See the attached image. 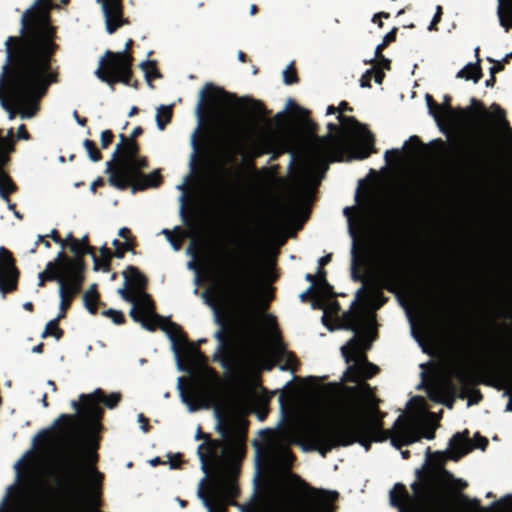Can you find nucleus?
Wrapping results in <instances>:
<instances>
[{"instance_id": "f257e3e1", "label": "nucleus", "mask_w": 512, "mask_h": 512, "mask_svg": "<svg viewBox=\"0 0 512 512\" xmlns=\"http://www.w3.org/2000/svg\"><path fill=\"white\" fill-rule=\"evenodd\" d=\"M374 325L375 315L367 308L347 315L345 328L354 336L341 347L347 363L343 380L356 385L346 388V397L338 405L343 424L330 426L320 416L310 415L288 424L282 430L284 440L300 445L305 452L317 451L325 456L333 448L353 443H359L367 451L372 442L390 439L392 446L399 449L422 436L429 440L434 437L431 431L422 435L428 424L429 412L424 398L420 396L409 401L408 414L400 415L391 430L382 429L377 399L365 383L378 370L365 355L374 339Z\"/></svg>"}, {"instance_id": "f03ea898", "label": "nucleus", "mask_w": 512, "mask_h": 512, "mask_svg": "<svg viewBox=\"0 0 512 512\" xmlns=\"http://www.w3.org/2000/svg\"><path fill=\"white\" fill-rule=\"evenodd\" d=\"M182 381V377L177 380L182 403L189 412L213 407L215 429L223 438L210 441L205 436L206 442L197 448L201 470L205 474L198 483L197 497L207 512H225L226 505L237 492L234 480L226 469L242 453L239 422L247 410V399L240 393H225L215 382L206 388L203 398L192 401L186 395Z\"/></svg>"}, {"instance_id": "7ed1b4c3", "label": "nucleus", "mask_w": 512, "mask_h": 512, "mask_svg": "<svg viewBox=\"0 0 512 512\" xmlns=\"http://www.w3.org/2000/svg\"><path fill=\"white\" fill-rule=\"evenodd\" d=\"M348 110L347 103L341 102L336 108L327 107V115L337 114L338 126L328 123L329 133L321 138L311 139L299 143L297 149L291 147L290 137L285 139L286 150L291 154L290 165L295 164L296 170L292 178L295 194L304 200L312 196L313 190L320 183L331 161H342L345 157L364 159L372 152L373 136L365 126L353 117H346L343 112Z\"/></svg>"}, {"instance_id": "20e7f679", "label": "nucleus", "mask_w": 512, "mask_h": 512, "mask_svg": "<svg viewBox=\"0 0 512 512\" xmlns=\"http://www.w3.org/2000/svg\"><path fill=\"white\" fill-rule=\"evenodd\" d=\"M57 30L46 23L35 27L26 36H10L6 40L7 60L11 65V91L16 101L25 109L24 119L32 118L39 109V101L49 87L59 81V73L52 69L55 54Z\"/></svg>"}, {"instance_id": "39448f33", "label": "nucleus", "mask_w": 512, "mask_h": 512, "mask_svg": "<svg viewBox=\"0 0 512 512\" xmlns=\"http://www.w3.org/2000/svg\"><path fill=\"white\" fill-rule=\"evenodd\" d=\"M237 257H233L229 271V290L238 308L240 328L248 349L256 353L259 341V319L254 311L250 298L249 287L252 280L270 282L275 279L272 264L267 263L257 273L251 269L250 245L245 242Z\"/></svg>"}, {"instance_id": "423d86ee", "label": "nucleus", "mask_w": 512, "mask_h": 512, "mask_svg": "<svg viewBox=\"0 0 512 512\" xmlns=\"http://www.w3.org/2000/svg\"><path fill=\"white\" fill-rule=\"evenodd\" d=\"M129 272L130 317L140 323L141 326L148 331H153L156 327H160L170 340L177 369L179 371H186L187 369L181 360L180 350L185 349L188 353L192 354V356L200 358L198 350L188 344L178 325L155 313L152 300L144 291L146 284L145 277L132 266H130Z\"/></svg>"}, {"instance_id": "0eeeda50", "label": "nucleus", "mask_w": 512, "mask_h": 512, "mask_svg": "<svg viewBox=\"0 0 512 512\" xmlns=\"http://www.w3.org/2000/svg\"><path fill=\"white\" fill-rule=\"evenodd\" d=\"M266 152L261 139L251 138L247 133L235 134L230 137L222 147V157L225 164H233L236 156H241L247 170L254 176L258 174L252 163V159Z\"/></svg>"}, {"instance_id": "6e6552de", "label": "nucleus", "mask_w": 512, "mask_h": 512, "mask_svg": "<svg viewBox=\"0 0 512 512\" xmlns=\"http://www.w3.org/2000/svg\"><path fill=\"white\" fill-rule=\"evenodd\" d=\"M97 77L109 85L123 83L128 85V41L121 52L107 50L96 70Z\"/></svg>"}, {"instance_id": "1a4fd4ad", "label": "nucleus", "mask_w": 512, "mask_h": 512, "mask_svg": "<svg viewBox=\"0 0 512 512\" xmlns=\"http://www.w3.org/2000/svg\"><path fill=\"white\" fill-rule=\"evenodd\" d=\"M119 139L111 160L106 163V173L111 186L125 190L128 188V136L121 133Z\"/></svg>"}, {"instance_id": "9d476101", "label": "nucleus", "mask_w": 512, "mask_h": 512, "mask_svg": "<svg viewBox=\"0 0 512 512\" xmlns=\"http://www.w3.org/2000/svg\"><path fill=\"white\" fill-rule=\"evenodd\" d=\"M141 131L140 127H136L130 133V190L132 192L156 187L160 182L157 171L148 175H144L139 172V170L145 166L146 161L144 158H139L137 156L138 148L134 138L140 135Z\"/></svg>"}, {"instance_id": "9b49d317", "label": "nucleus", "mask_w": 512, "mask_h": 512, "mask_svg": "<svg viewBox=\"0 0 512 512\" xmlns=\"http://www.w3.org/2000/svg\"><path fill=\"white\" fill-rule=\"evenodd\" d=\"M425 100L429 114L435 119L439 126L446 125L456 127L460 125L467 116L465 110L451 108V98L448 95L443 96V102L441 104H435L432 96L429 94H426Z\"/></svg>"}, {"instance_id": "f8f14e48", "label": "nucleus", "mask_w": 512, "mask_h": 512, "mask_svg": "<svg viewBox=\"0 0 512 512\" xmlns=\"http://www.w3.org/2000/svg\"><path fill=\"white\" fill-rule=\"evenodd\" d=\"M20 271L12 252L4 246L0 247V292L5 296L18 288Z\"/></svg>"}, {"instance_id": "ddd939ff", "label": "nucleus", "mask_w": 512, "mask_h": 512, "mask_svg": "<svg viewBox=\"0 0 512 512\" xmlns=\"http://www.w3.org/2000/svg\"><path fill=\"white\" fill-rule=\"evenodd\" d=\"M74 257L68 256L64 251H60L56 257V261L60 264L63 271L68 276L85 277L86 262L85 255H88L87 248L80 244L77 240L75 243L67 247Z\"/></svg>"}, {"instance_id": "4468645a", "label": "nucleus", "mask_w": 512, "mask_h": 512, "mask_svg": "<svg viewBox=\"0 0 512 512\" xmlns=\"http://www.w3.org/2000/svg\"><path fill=\"white\" fill-rule=\"evenodd\" d=\"M412 488L415 496H410L403 485L396 484L390 491V503L399 512H423L424 496L420 495L419 485L414 483Z\"/></svg>"}, {"instance_id": "2eb2a0df", "label": "nucleus", "mask_w": 512, "mask_h": 512, "mask_svg": "<svg viewBox=\"0 0 512 512\" xmlns=\"http://www.w3.org/2000/svg\"><path fill=\"white\" fill-rule=\"evenodd\" d=\"M51 0H36L34 5L24 12L21 18V36L28 35L35 27H40L46 23L51 29H56L52 25L49 10L41 8L43 5H50Z\"/></svg>"}, {"instance_id": "dca6fc26", "label": "nucleus", "mask_w": 512, "mask_h": 512, "mask_svg": "<svg viewBox=\"0 0 512 512\" xmlns=\"http://www.w3.org/2000/svg\"><path fill=\"white\" fill-rule=\"evenodd\" d=\"M85 277L67 276L59 285L60 311L59 318H65L74 298L81 292Z\"/></svg>"}, {"instance_id": "f3484780", "label": "nucleus", "mask_w": 512, "mask_h": 512, "mask_svg": "<svg viewBox=\"0 0 512 512\" xmlns=\"http://www.w3.org/2000/svg\"><path fill=\"white\" fill-rule=\"evenodd\" d=\"M102 5L106 29L109 34H113L118 28L128 23L123 17V0H97Z\"/></svg>"}, {"instance_id": "a211bd4d", "label": "nucleus", "mask_w": 512, "mask_h": 512, "mask_svg": "<svg viewBox=\"0 0 512 512\" xmlns=\"http://www.w3.org/2000/svg\"><path fill=\"white\" fill-rule=\"evenodd\" d=\"M212 89H214V86L211 83H206L204 85L203 89H201L198 94V101H197L196 108H195V115L198 119V124L190 137V145L192 147V153H191L190 159H189V166H190L191 173L195 170V165H196V159H197V154H198L197 136L200 132V129H201V126L203 123L204 103H205L207 93L209 91H211Z\"/></svg>"}, {"instance_id": "6ab92c4d", "label": "nucleus", "mask_w": 512, "mask_h": 512, "mask_svg": "<svg viewBox=\"0 0 512 512\" xmlns=\"http://www.w3.org/2000/svg\"><path fill=\"white\" fill-rule=\"evenodd\" d=\"M337 496L335 491L313 490L304 512H333V502Z\"/></svg>"}, {"instance_id": "aec40b11", "label": "nucleus", "mask_w": 512, "mask_h": 512, "mask_svg": "<svg viewBox=\"0 0 512 512\" xmlns=\"http://www.w3.org/2000/svg\"><path fill=\"white\" fill-rule=\"evenodd\" d=\"M453 386L448 378L429 384L427 393L431 400L438 403H444L447 407L452 408L453 400L449 398L453 391Z\"/></svg>"}, {"instance_id": "412c9836", "label": "nucleus", "mask_w": 512, "mask_h": 512, "mask_svg": "<svg viewBox=\"0 0 512 512\" xmlns=\"http://www.w3.org/2000/svg\"><path fill=\"white\" fill-rule=\"evenodd\" d=\"M491 110V118L494 122L495 129L501 135L505 147L512 151V130L509 128L508 122L505 119L504 111L495 104L491 106Z\"/></svg>"}, {"instance_id": "4be33fe9", "label": "nucleus", "mask_w": 512, "mask_h": 512, "mask_svg": "<svg viewBox=\"0 0 512 512\" xmlns=\"http://www.w3.org/2000/svg\"><path fill=\"white\" fill-rule=\"evenodd\" d=\"M343 213L347 218L349 232L351 236L355 238L357 230L366 222L370 213V208L366 204L359 208L345 207Z\"/></svg>"}, {"instance_id": "5701e85b", "label": "nucleus", "mask_w": 512, "mask_h": 512, "mask_svg": "<svg viewBox=\"0 0 512 512\" xmlns=\"http://www.w3.org/2000/svg\"><path fill=\"white\" fill-rule=\"evenodd\" d=\"M471 449L472 445L467 436L461 433H457L451 438L449 447L444 452V454L446 458L456 461L468 453Z\"/></svg>"}, {"instance_id": "b1692460", "label": "nucleus", "mask_w": 512, "mask_h": 512, "mask_svg": "<svg viewBox=\"0 0 512 512\" xmlns=\"http://www.w3.org/2000/svg\"><path fill=\"white\" fill-rule=\"evenodd\" d=\"M67 276L56 260L50 261L47 263L46 269L38 275V286L44 287L47 281H57L60 285Z\"/></svg>"}, {"instance_id": "393cba45", "label": "nucleus", "mask_w": 512, "mask_h": 512, "mask_svg": "<svg viewBox=\"0 0 512 512\" xmlns=\"http://www.w3.org/2000/svg\"><path fill=\"white\" fill-rule=\"evenodd\" d=\"M267 458L273 465L285 466L292 461L289 448L284 444L269 445Z\"/></svg>"}, {"instance_id": "a878e982", "label": "nucleus", "mask_w": 512, "mask_h": 512, "mask_svg": "<svg viewBox=\"0 0 512 512\" xmlns=\"http://www.w3.org/2000/svg\"><path fill=\"white\" fill-rule=\"evenodd\" d=\"M497 14L500 25L507 31L512 27V0H498Z\"/></svg>"}, {"instance_id": "bb28decb", "label": "nucleus", "mask_w": 512, "mask_h": 512, "mask_svg": "<svg viewBox=\"0 0 512 512\" xmlns=\"http://www.w3.org/2000/svg\"><path fill=\"white\" fill-rule=\"evenodd\" d=\"M481 75L480 64L469 62L457 72L456 78L467 81L472 80L474 83H477L480 80Z\"/></svg>"}, {"instance_id": "cd10ccee", "label": "nucleus", "mask_w": 512, "mask_h": 512, "mask_svg": "<svg viewBox=\"0 0 512 512\" xmlns=\"http://www.w3.org/2000/svg\"><path fill=\"white\" fill-rule=\"evenodd\" d=\"M99 299L100 296L97 291V285L92 284L83 295L84 306L92 315H96L98 312Z\"/></svg>"}, {"instance_id": "c85d7f7f", "label": "nucleus", "mask_w": 512, "mask_h": 512, "mask_svg": "<svg viewBox=\"0 0 512 512\" xmlns=\"http://www.w3.org/2000/svg\"><path fill=\"white\" fill-rule=\"evenodd\" d=\"M17 191V185L7 174H0V197L6 202H10V195Z\"/></svg>"}, {"instance_id": "c756f323", "label": "nucleus", "mask_w": 512, "mask_h": 512, "mask_svg": "<svg viewBox=\"0 0 512 512\" xmlns=\"http://www.w3.org/2000/svg\"><path fill=\"white\" fill-rule=\"evenodd\" d=\"M315 294L319 297H329L332 294V287L328 284L323 269L317 270V282L314 288Z\"/></svg>"}, {"instance_id": "7c9ffc66", "label": "nucleus", "mask_w": 512, "mask_h": 512, "mask_svg": "<svg viewBox=\"0 0 512 512\" xmlns=\"http://www.w3.org/2000/svg\"><path fill=\"white\" fill-rule=\"evenodd\" d=\"M118 234L124 241L120 242L118 239L113 240V245L115 247L114 256L117 258H124L128 251V227H122Z\"/></svg>"}, {"instance_id": "2f4dec72", "label": "nucleus", "mask_w": 512, "mask_h": 512, "mask_svg": "<svg viewBox=\"0 0 512 512\" xmlns=\"http://www.w3.org/2000/svg\"><path fill=\"white\" fill-rule=\"evenodd\" d=\"M171 115H172V106L171 105H168V106L160 105L157 108L155 121H156L157 128L160 131L164 130L165 125L170 122Z\"/></svg>"}, {"instance_id": "473e14b6", "label": "nucleus", "mask_w": 512, "mask_h": 512, "mask_svg": "<svg viewBox=\"0 0 512 512\" xmlns=\"http://www.w3.org/2000/svg\"><path fill=\"white\" fill-rule=\"evenodd\" d=\"M61 319L62 318H59V316H57L55 319L50 320L46 324L45 329H44V331L41 334V337L42 338H47L49 336H53L57 340H60L63 337V335H64L63 329H61L59 327V321Z\"/></svg>"}, {"instance_id": "72a5a7b5", "label": "nucleus", "mask_w": 512, "mask_h": 512, "mask_svg": "<svg viewBox=\"0 0 512 512\" xmlns=\"http://www.w3.org/2000/svg\"><path fill=\"white\" fill-rule=\"evenodd\" d=\"M385 300V297H383L378 289L372 288L367 292L365 302L368 308L378 309L385 302Z\"/></svg>"}, {"instance_id": "f704fd0d", "label": "nucleus", "mask_w": 512, "mask_h": 512, "mask_svg": "<svg viewBox=\"0 0 512 512\" xmlns=\"http://www.w3.org/2000/svg\"><path fill=\"white\" fill-rule=\"evenodd\" d=\"M83 146L85 147L91 161L98 162L102 160V153L97 148V145L93 140L85 139L83 142Z\"/></svg>"}, {"instance_id": "c9c22d12", "label": "nucleus", "mask_w": 512, "mask_h": 512, "mask_svg": "<svg viewBox=\"0 0 512 512\" xmlns=\"http://www.w3.org/2000/svg\"><path fill=\"white\" fill-rule=\"evenodd\" d=\"M100 266L99 269H102L103 271H109L110 270V262L111 258L114 256V252L111 251L106 245L102 246L100 248Z\"/></svg>"}, {"instance_id": "e433bc0d", "label": "nucleus", "mask_w": 512, "mask_h": 512, "mask_svg": "<svg viewBox=\"0 0 512 512\" xmlns=\"http://www.w3.org/2000/svg\"><path fill=\"white\" fill-rule=\"evenodd\" d=\"M140 67L146 77L147 82L150 84L151 80L157 78L159 73L156 69L155 63L152 61H143Z\"/></svg>"}, {"instance_id": "4c0bfd02", "label": "nucleus", "mask_w": 512, "mask_h": 512, "mask_svg": "<svg viewBox=\"0 0 512 512\" xmlns=\"http://www.w3.org/2000/svg\"><path fill=\"white\" fill-rule=\"evenodd\" d=\"M79 241H80V244L83 247H85V249L87 248L88 255H90L92 257L93 262H94V270H96V271L99 270L100 259H99V257L96 254L95 247L90 245L89 236L85 235L81 239H79Z\"/></svg>"}, {"instance_id": "58836bf2", "label": "nucleus", "mask_w": 512, "mask_h": 512, "mask_svg": "<svg viewBox=\"0 0 512 512\" xmlns=\"http://www.w3.org/2000/svg\"><path fill=\"white\" fill-rule=\"evenodd\" d=\"M103 316L110 318L112 322L116 325H122L125 324L126 318L122 311L115 310V309H107L102 311L101 313Z\"/></svg>"}, {"instance_id": "ea45409f", "label": "nucleus", "mask_w": 512, "mask_h": 512, "mask_svg": "<svg viewBox=\"0 0 512 512\" xmlns=\"http://www.w3.org/2000/svg\"><path fill=\"white\" fill-rule=\"evenodd\" d=\"M452 375L456 378V380L461 385H466L469 381V374L465 367L457 365L452 368Z\"/></svg>"}, {"instance_id": "a19ab883", "label": "nucleus", "mask_w": 512, "mask_h": 512, "mask_svg": "<svg viewBox=\"0 0 512 512\" xmlns=\"http://www.w3.org/2000/svg\"><path fill=\"white\" fill-rule=\"evenodd\" d=\"M395 39V30H392L390 32H388L382 39V42L380 44H378L375 48V56H378L382 49L388 44L390 43L391 41H393Z\"/></svg>"}, {"instance_id": "79ce46f5", "label": "nucleus", "mask_w": 512, "mask_h": 512, "mask_svg": "<svg viewBox=\"0 0 512 512\" xmlns=\"http://www.w3.org/2000/svg\"><path fill=\"white\" fill-rule=\"evenodd\" d=\"M123 283L119 289V294L124 301L128 302V267L122 271Z\"/></svg>"}, {"instance_id": "37998d69", "label": "nucleus", "mask_w": 512, "mask_h": 512, "mask_svg": "<svg viewBox=\"0 0 512 512\" xmlns=\"http://www.w3.org/2000/svg\"><path fill=\"white\" fill-rule=\"evenodd\" d=\"M114 140V134L111 130H104L102 133H101V147L103 149H107L113 142Z\"/></svg>"}, {"instance_id": "c03bdc74", "label": "nucleus", "mask_w": 512, "mask_h": 512, "mask_svg": "<svg viewBox=\"0 0 512 512\" xmlns=\"http://www.w3.org/2000/svg\"><path fill=\"white\" fill-rule=\"evenodd\" d=\"M285 499V493L280 489L274 490L270 495V501L272 505L281 504L285 501Z\"/></svg>"}, {"instance_id": "a18cd8bd", "label": "nucleus", "mask_w": 512, "mask_h": 512, "mask_svg": "<svg viewBox=\"0 0 512 512\" xmlns=\"http://www.w3.org/2000/svg\"><path fill=\"white\" fill-rule=\"evenodd\" d=\"M292 64L287 66V68L283 71V80L285 84H292L296 81V76L294 71L291 70Z\"/></svg>"}, {"instance_id": "49530a36", "label": "nucleus", "mask_w": 512, "mask_h": 512, "mask_svg": "<svg viewBox=\"0 0 512 512\" xmlns=\"http://www.w3.org/2000/svg\"><path fill=\"white\" fill-rule=\"evenodd\" d=\"M162 233L166 236V238L169 241V243L171 244L173 250L174 251H179L180 247H181L180 242L178 240H175L172 237L171 232L168 229H163Z\"/></svg>"}, {"instance_id": "de8ad7c7", "label": "nucleus", "mask_w": 512, "mask_h": 512, "mask_svg": "<svg viewBox=\"0 0 512 512\" xmlns=\"http://www.w3.org/2000/svg\"><path fill=\"white\" fill-rule=\"evenodd\" d=\"M441 15H442V8H441V6H437L436 7L435 15L432 18V20H431V22H430V24L428 26V30L429 31H432V30L435 29L436 24L439 23L440 20H441Z\"/></svg>"}, {"instance_id": "09e8293b", "label": "nucleus", "mask_w": 512, "mask_h": 512, "mask_svg": "<svg viewBox=\"0 0 512 512\" xmlns=\"http://www.w3.org/2000/svg\"><path fill=\"white\" fill-rule=\"evenodd\" d=\"M46 237H50L55 243L59 244L62 249L65 248V244L62 243V238L57 229H53L49 235H46Z\"/></svg>"}, {"instance_id": "8fccbe9b", "label": "nucleus", "mask_w": 512, "mask_h": 512, "mask_svg": "<svg viewBox=\"0 0 512 512\" xmlns=\"http://www.w3.org/2000/svg\"><path fill=\"white\" fill-rule=\"evenodd\" d=\"M18 138L23 140H29L31 138L30 133L28 132L26 126L21 124L18 128L17 132Z\"/></svg>"}, {"instance_id": "3c124183", "label": "nucleus", "mask_w": 512, "mask_h": 512, "mask_svg": "<svg viewBox=\"0 0 512 512\" xmlns=\"http://www.w3.org/2000/svg\"><path fill=\"white\" fill-rule=\"evenodd\" d=\"M189 181H190V175H187V176L184 178L183 182H182L181 184L177 185V189H178V190H180V191H182V194H181V196H180V201H181V202H184L186 186H187V184H188V182H189Z\"/></svg>"}, {"instance_id": "603ef678", "label": "nucleus", "mask_w": 512, "mask_h": 512, "mask_svg": "<svg viewBox=\"0 0 512 512\" xmlns=\"http://www.w3.org/2000/svg\"><path fill=\"white\" fill-rule=\"evenodd\" d=\"M247 109L249 110V112L252 115H258V114H261V112H262L261 103L257 102V101H253L251 103L250 107H247Z\"/></svg>"}, {"instance_id": "864d4df0", "label": "nucleus", "mask_w": 512, "mask_h": 512, "mask_svg": "<svg viewBox=\"0 0 512 512\" xmlns=\"http://www.w3.org/2000/svg\"><path fill=\"white\" fill-rule=\"evenodd\" d=\"M372 70H367L360 80V86L363 88H369L370 87V76H371Z\"/></svg>"}, {"instance_id": "5fc2aeb1", "label": "nucleus", "mask_w": 512, "mask_h": 512, "mask_svg": "<svg viewBox=\"0 0 512 512\" xmlns=\"http://www.w3.org/2000/svg\"><path fill=\"white\" fill-rule=\"evenodd\" d=\"M10 158L9 156L0 149V174H3V173H6L3 168L4 166L7 165V163L9 162Z\"/></svg>"}, {"instance_id": "6e6d98bb", "label": "nucleus", "mask_w": 512, "mask_h": 512, "mask_svg": "<svg viewBox=\"0 0 512 512\" xmlns=\"http://www.w3.org/2000/svg\"><path fill=\"white\" fill-rule=\"evenodd\" d=\"M376 58H378V63L377 65L381 68H384V69H390V60L384 56L381 55V53L378 55V56H375Z\"/></svg>"}, {"instance_id": "4d7b16f0", "label": "nucleus", "mask_w": 512, "mask_h": 512, "mask_svg": "<svg viewBox=\"0 0 512 512\" xmlns=\"http://www.w3.org/2000/svg\"><path fill=\"white\" fill-rule=\"evenodd\" d=\"M214 337L219 341L218 349L222 350L225 343V334L223 329L221 328L220 330L216 331Z\"/></svg>"}, {"instance_id": "13d9d810", "label": "nucleus", "mask_w": 512, "mask_h": 512, "mask_svg": "<svg viewBox=\"0 0 512 512\" xmlns=\"http://www.w3.org/2000/svg\"><path fill=\"white\" fill-rule=\"evenodd\" d=\"M263 322L271 331L274 329L275 318L272 315H263Z\"/></svg>"}, {"instance_id": "bf43d9fd", "label": "nucleus", "mask_w": 512, "mask_h": 512, "mask_svg": "<svg viewBox=\"0 0 512 512\" xmlns=\"http://www.w3.org/2000/svg\"><path fill=\"white\" fill-rule=\"evenodd\" d=\"M137 421L139 423L141 431L143 433H146L148 431V423H147V419L143 416V414L138 415Z\"/></svg>"}, {"instance_id": "052dcab7", "label": "nucleus", "mask_w": 512, "mask_h": 512, "mask_svg": "<svg viewBox=\"0 0 512 512\" xmlns=\"http://www.w3.org/2000/svg\"><path fill=\"white\" fill-rule=\"evenodd\" d=\"M79 240L76 238L72 232H70L64 239H62V243L65 244V248L69 247L71 244L75 243V241Z\"/></svg>"}, {"instance_id": "680f3d73", "label": "nucleus", "mask_w": 512, "mask_h": 512, "mask_svg": "<svg viewBox=\"0 0 512 512\" xmlns=\"http://www.w3.org/2000/svg\"><path fill=\"white\" fill-rule=\"evenodd\" d=\"M371 70L374 73V80H375V82L378 83V84H381L382 81H383V78H384V73L382 71L378 70L376 67H374Z\"/></svg>"}, {"instance_id": "e2e57ef3", "label": "nucleus", "mask_w": 512, "mask_h": 512, "mask_svg": "<svg viewBox=\"0 0 512 512\" xmlns=\"http://www.w3.org/2000/svg\"><path fill=\"white\" fill-rule=\"evenodd\" d=\"M206 303H207L209 306H211V307L213 308V310H214V314H215V320H216V322H217L218 324H220V325H223V323H222V321H221V319H220V317H219L218 309H217V307L213 304L212 300H210V299L206 298Z\"/></svg>"}, {"instance_id": "0e129e2a", "label": "nucleus", "mask_w": 512, "mask_h": 512, "mask_svg": "<svg viewBox=\"0 0 512 512\" xmlns=\"http://www.w3.org/2000/svg\"><path fill=\"white\" fill-rule=\"evenodd\" d=\"M400 154V150L399 149H391V150H387L385 152V159L387 162H391V156H394V157H398V155Z\"/></svg>"}, {"instance_id": "69168bd1", "label": "nucleus", "mask_w": 512, "mask_h": 512, "mask_svg": "<svg viewBox=\"0 0 512 512\" xmlns=\"http://www.w3.org/2000/svg\"><path fill=\"white\" fill-rule=\"evenodd\" d=\"M73 115H74V118H75V120L77 121V123H78L79 125H81V126H86V124H87V118H85V117H81V116L78 114V112H77V111H74Z\"/></svg>"}, {"instance_id": "338daca9", "label": "nucleus", "mask_w": 512, "mask_h": 512, "mask_svg": "<svg viewBox=\"0 0 512 512\" xmlns=\"http://www.w3.org/2000/svg\"><path fill=\"white\" fill-rule=\"evenodd\" d=\"M331 260V255L330 254H327L325 256H322L319 260H318V269L321 268L322 269V266L323 265H326L327 263H329Z\"/></svg>"}, {"instance_id": "774afa93", "label": "nucleus", "mask_w": 512, "mask_h": 512, "mask_svg": "<svg viewBox=\"0 0 512 512\" xmlns=\"http://www.w3.org/2000/svg\"><path fill=\"white\" fill-rule=\"evenodd\" d=\"M312 291H314V285L313 284H310V286L306 289V291L302 292L300 295H299V298L300 300L303 302L306 300L307 296L309 295V293H311Z\"/></svg>"}]
</instances>
